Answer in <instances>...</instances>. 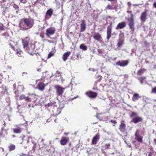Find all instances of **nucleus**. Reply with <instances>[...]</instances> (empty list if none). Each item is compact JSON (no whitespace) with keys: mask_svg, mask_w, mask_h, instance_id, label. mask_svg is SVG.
<instances>
[{"mask_svg":"<svg viewBox=\"0 0 156 156\" xmlns=\"http://www.w3.org/2000/svg\"><path fill=\"white\" fill-rule=\"evenodd\" d=\"M40 37L42 38H44V34H40Z\"/></svg>","mask_w":156,"mask_h":156,"instance_id":"obj_46","label":"nucleus"},{"mask_svg":"<svg viewBox=\"0 0 156 156\" xmlns=\"http://www.w3.org/2000/svg\"><path fill=\"white\" fill-rule=\"evenodd\" d=\"M23 44L24 48H27L28 45V42L25 40H23Z\"/></svg>","mask_w":156,"mask_h":156,"instance_id":"obj_24","label":"nucleus"},{"mask_svg":"<svg viewBox=\"0 0 156 156\" xmlns=\"http://www.w3.org/2000/svg\"><path fill=\"white\" fill-rule=\"evenodd\" d=\"M124 34L121 33L119 35V40L117 44L118 47H121L124 43Z\"/></svg>","mask_w":156,"mask_h":156,"instance_id":"obj_6","label":"nucleus"},{"mask_svg":"<svg viewBox=\"0 0 156 156\" xmlns=\"http://www.w3.org/2000/svg\"><path fill=\"white\" fill-rule=\"evenodd\" d=\"M91 70L93 71V72H94L95 71V70L94 69V68H93V69H91Z\"/></svg>","mask_w":156,"mask_h":156,"instance_id":"obj_53","label":"nucleus"},{"mask_svg":"<svg viewBox=\"0 0 156 156\" xmlns=\"http://www.w3.org/2000/svg\"><path fill=\"white\" fill-rule=\"evenodd\" d=\"M140 98L139 94L136 93L133 95L132 98V100L133 101H135L136 100H138Z\"/></svg>","mask_w":156,"mask_h":156,"instance_id":"obj_21","label":"nucleus"},{"mask_svg":"<svg viewBox=\"0 0 156 156\" xmlns=\"http://www.w3.org/2000/svg\"><path fill=\"white\" fill-rule=\"evenodd\" d=\"M145 78V77H140L138 78V80H140L141 84H143V80Z\"/></svg>","mask_w":156,"mask_h":156,"instance_id":"obj_31","label":"nucleus"},{"mask_svg":"<svg viewBox=\"0 0 156 156\" xmlns=\"http://www.w3.org/2000/svg\"><path fill=\"white\" fill-rule=\"evenodd\" d=\"M151 153L150 152L149 153V154H148V156H152L151 155Z\"/></svg>","mask_w":156,"mask_h":156,"instance_id":"obj_54","label":"nucleus"},{"mask_svg":"<svg viewBox=\"0 0 156 156\" xmlns=\"http://www.w3.org/2000/svg\"><path fill=\"white\" fill-rule=\"evenodd\" d=\"M52 106V104L51 103H48V107H50V106Z\"/></svg>","mask_w":156,"mask_h":156,"instance_id":"obj_49","label":"nucleus"},{"mask_svg":"<svg viewBox=\"0 0 156 156\" xmlns=\"http://www.w3.org/2000/svg\"><path fill=\"white\" fill-rule=\"evenodd\" d=\"M137 115V113L134 112H132L131 114L130 115V117L131 118L133 116H136Z\"/></svg>","mask_w":156,"mask_h":156,"instance_id":"obj_32","label":"nucleus"},{"mask_svg":"<svg viewBox=\"0 0 156 156\" xmlns=\"http://www.w3.org/2000/svg\"><path fill=\"white\" fill-rule=\"evenodd\" d=\"M154 143H155V144H156V139H155L154 140Z\"/></svg>","mask_w":156,"mask_h":156,"instance_id":"obj_57","label":"nucleus"},{"mask_svg":"<svg viewBox=\"0 0 156 156\" xmlns=\"http://www.w3.org/2000/svg\"><path fill=\"white\" fill-rule=\"evenodd\" d=\"M25 155L24 154H22V155H20V156H24V155Z\"/></svg>","mask_w":156,"mask_h":156,"instance_id":"obj_60","label":"nucleus"},{"mask_svg":"<svg viewBox=\"0 0 156 156\" xmlns=\"http://www.w3.org/2000/svg\"><path fill=\"white\" fill-rule=\"evenodd\" d=\"M80 49L84 51L86 50L87 48V46L83 44H81L80 45Z\"/></svg>","mask_w":156,"mask_h":156,"instance_id":"obj_26","label":"nucleus"},{"mask_svg":"<svg viewBox=\"0 0 156 156\" xmlns=\"http://www.w3.org/2000/svg\"><path fill=\"white\" fill-rule=\"evenodd\" d=\"M98 114V113H97V115L96 116V117L98 118V119H99L98 117V114Z\"/></svg>","mask_w":156,"mask_h":156,"instance_id":"obj_52","label":"nucleus"},{"mask_svg":"<svg viewBox=\"0 0 156 156\" xmlns=\"http://www.w3.org/2000/svg\"><path fill=\"white\" fill-rule=\"evenodd\" d=\"M45 88V85L44 83L40 82L38 84V88L41 91H43Z\"/></svg>","mask_w":156,"mask_h":156,"instance_id":"obj_19","label":"nucleus"},{"mask_svg":"<svg viewBox=\"0 0 156 156\" xmlns=\"http://www.w3.org/2000/svg\"><path fill=\"white\" fill-rule=\"evenodd\" d=\"M80 25L81 27L80 31L81 32H83L85 30V29L86 28V24L85 23V21L84 20L82 21Z\"/></svg>","mask_w":156,"mask_h":156,"instance_id":"obj_15","label":"nucleus"},{"mask_svg":"<svg viewBox=\"0 0 156 156\" xmlns=\"http://www.w3.org/2000/svg\"><path fill=\"white\" fill-rule=\"evenodd\" d=\"M37 71L38 72H41V69H37Z\"/></svg>","mask_w":156,"mask_h":156,"instance_id":"obj_51","label":"nucleus"},{"mask_svg":"<svg viewBox=\"0 0 156 156\" xmlns=\"http://www.w3.org/2000/svg\"><path fill=\"white\" fill-rule=\"evenodd\" d=\"M86 94L90 98H95L98 95L97 93L91 91L87 92Z\"/></svg>","mask_w":156,"mask_h":156,"instance_id":"obj_9","label":"nucleus"},{"mask_svg":"<svg viewBox=\"0 0 156 156\" xmlns=\"http://www.w3.org/2000/svg\"><path fill=\"white\" fill-rule=\"evenodd\" d=\"M153 5L154 7L156 8V2L154 3L153 4Z\"/></svg>","mask_w":156,"mask_h":156,"instance_id":"obj_50","label":"nucleus"},{"mask_svg":"<svg viewBox=\"0 0 156 156\" xmlns=\"http://www.w3.org/2000/svg\"><path fill=\"white\" fill-rule=\"evenodd\" d=\"M56 89L57 94L59 96L62 95L63 93L65 88L59 85H56L55 87Z\"/></svg>","mask_w":156,"mask_h":156,"instance_id":"obj_3","label":"nucleus"},{"mask_svg":"<svg viewBox=\"0 0 156 156\" xmlns=\"http://www.w3.org/2000/svg\"><path fill=\"white\" fill-rule=\"evenodd\" d=\"M16 53L19 56L22 57V56L23 53L21 51H20L19 50H17Z\"/></svg>","mask_w":156,"mask_h":156,"instance_id":"obj_30","label":"nucleus"},{"mask_svg":"<svg viewBox=\"0 0 156 156\" xmlns=\"http://www.w3.org/2000/svg\"><path fill=\"white\" fill-rule=\"evenodd\" d=\"M53 55L54 53H52L51 52H50L48 55V58H49L51 57L52 56H53Z\"/></svg>","mask_w":156,"mask_h":156,"instance_id":"obj_37","label":"nucleus"},{"mask_svg":"<svg viewBox=\"0 0 156 156\" xmlns=\"http://www.w3.org/2000/svg\"><path fill=\"white\" fill-rule=\"evenodd\" d=\"M27 74V73H23V74Z\"/></svg>","mask_w":156,"mask_h":156,"instance_id":"obj_62","label":"nucleus"},{"mask_svg":"<svg viewBox=\"0 0 156 156\" xmlns=\"http://www.w3.org/2000/svg\"><path fill=\"white\" fill-rule=\"evenodd\" d=\"M128 63V61L125 60L118 61L116 63V65L124 67L127 65Z\"/></svg>","mask_w":156,"mask_h":156,"instance_id":"obj_8","label":"nucleus"},{"mask_svg":"<svg viewBox=\"0 0 156 156\" xmlns=\"http://www.w3.org/2000/svg\"><path fill=\"white\" fill-rule=\"evenodd\" d=\"M21 88L23 89V85H21L20 86Z\"/></svg>","mask_w":156,"mask_h":156,"instance_id":"obj_59","label":"nucleus"},{"mask_svg":"<svg viewBox=\"0 0 156 156\" xmlns=\"http://www.w3.org/2000/svg\"><path fill=\"white\" fill-rule=\"evenodd\" d=\"M55 28L53 27H50L48 28L46 30L45 34L48 37L53 35L55 33Z\"/></svg>","mask_w":156,"mask_h":156,"instance_id":"obj_4","label":"nucleus"},{"mask_svg":"<svg viewBox=\"0 0 156 156\" xmlns=\"http://www.w3.org/2000/svg\"><path fill=\"white\" fill-rule=\"evenodd\" d=\"M144 44H145L147 46H149V44L147 41H145L144 42Z\"/></svg>","mask_w":156,"mask_h":156,"instance_id":"obj_45","label":"nucleus"},{"mask_svg":"<svg viewBox=\"0 0 156 156\" xmlns=\"http://www.w3.org/2000/svg\"><path fill=\"white\" fill-rule=\"evenodd\" d=\"M32 138L31 137H28V141L27 143H28L30 140H31Z\"/></svg>","mask_w":156,"mask_h":156,"instance_id":"obj_47","label":"nucleus"},{"mask_svg":"<svg viewBox=\"0 0 156 156\" xmlns=\"http://www.w3.org/2000/svg\"><path fill=\"white\" fill-rule=\"evenodd\" d=\"M110 147V144L109 143L106 144L105 145V147L106 148H109Z\"/></svg>","mask_w":156,"mask_h":156,"instance_id":"obj_41","label":"nucleus"},{"mask_svg":"<svg viewBox=\"0 0 156 156\" xmlns=\"http://www.w3.org/2000/svg\"><path fill=\"white\" fill-rule=\"evenodd\" d=\"M101 77H101V76H98V77H97V78H98V80L99 81H100L101 80Z\"/></svg>","mask_w":156,"mask_h":156,"instance_id":"obj_44","label":"nucleus"},{"mask_svg":"<svg viewBox=\"0 0 156 156\" xmlns=\"http://www.w3.org/2000/svg\"><path fill=\"white\" fill-rule=\"evenodd\" d=\"M16 128L13 129V132L15 133H20L21 132L23 129L16 125Z\"/></svg>","mask_w":156,"mask_h":156,"instance_id":"obj_14","label":"nucleus"},{"mask_svg":"<svg viewBox=\"0 0 156 156\" xmlns=\"http://www.w3.org/2000/svg\"><path fill=\"white\" fill-rule=\"evenodd\" d=\"M68 140V137H62L60 140V144L62 145H64L66 144Z\"/></svg>","mask_w":156,"mask_h":156,"instance_id":"obj_13","label":"nucleus"},{"mask_svg":"<svg viewBox=\"0 0 156 156\" xmlns=\"http://www.w3.org/2000/svg\"><path fill=\"white\" fill-rule=\"evenodd\" d=\"M13 87H14V88H15L16 87V84L15 83L13 84Z\"/></svg>","mask_w":156,"mask_h":156,"instance_id":"obj_56","label":"nucleus"},{"mask_svg":"<svg viewBox=\"0 0 156 156\" xmlns=\"http://www.w3.org/2000/svg\"><path fill=\"white\" fill-rule=\"evenodd\" d=\"M25 102H30L31 101L32 99L30 97V95H29L27 96H26L25 98L24 99Z\"/></svg>","mask_w":156,"mask_h":156,"instance_id":"obj_23","label":"nucleus"},{"mask_svg":"<svg viewBox=\"0 0 156 156\" xmlns=\"http://www.w3.org/2000/svg\"><path fill=\"white\" fill-rule=\"evenodd\" d=\"M136 139L140 143L142 142V137H141L140 135L136 137Z\"/></svg>","mask_w":156,"mask_h":156,"instance_id":"obj_27","label":"nucleus"},{"mask_svg":"<svg viewBox=\"0 0 156 156\" xmlns=\"http://www.w3.org/2000/svg\"><path fill=\"white\" fill-rule=\"evenodd\" d=\"M4 29L3 27V26L2 24H1L0 25V30H3Z\"/></svg>","mask_w":156,"mask_h":156,"instance_id":"obj_39","label":"nucleus"},{"mask_svg":"<svg viewBox=\"0 0 156 156\" xmlns=\"http://www.w3.org/2000/svg\"><path fill=\"white\" fill-rule=\"evenodd\" d=\"M126 125L124 123H122L119 126V129L122 132L124 131L125 130Z\"/></svg>","mask_w":156,"mask_h":156,"instance_id":"obj_22","label":"nucleus"},{"mask_svg":"<svg viewBox=\"0 0 156 156\" xmlns=\"http://www.w3.org/2000/svg\"><path fill=\"white\" fill-rule=\"evenodd\" d=\"M116 34L115 33H114L112 34V35H114V36H115V35H116Z\"/></svg>","mask_w":156,"mask_h":156,"instance_id":"obj_55","label":"nucleus"},{"mask_svg":"<svg viewBox=\"0 0 156 156\" xmlns=\"http://www.w3.org/2000/svg\"><path fill=\"white\" fill-rule=\"evenodd\" d=\"M20 1L22 3L24 4L26 3L27 2V1L26 0H20Z\"/></svg>","mask_w":156,"mask_h":156,"instance_id":"obj_42","label":"nucleus"},{"mask_svg":"<svg viewBox=\"0 0 156 156\" xmlns=\"http://www.w3.org/2000/svg\"><path fill=\"white\" fill-rule=\"evenodd\" d=\"M70 54V52L69 51L65 53L63 55L62 59L64 61H66L68 57Z\"/></svg>","mask_w":156,"mask_h":156,"instance_id":"obj_20","label":"nucleus"},{"mask_svg":"<svg viewBox=\"0 0 156 156\" xmlns=\"http://www.w3.org/2000/svg\"><path fill=\"white\" fill-rule=\"evenodd\" d=\"M52 10H47L46 15V18H47L48 16L51 17L52 14Z\"/></svg>","mask_w":156,"mask_h":156,"instance_id":"obj_25","label":"nucleus"},{"mask_svg":"<svg viewBox=\"0 0 156 156\" xmlns=\"http://www.w3.org/2000/svg\"><path fill=\"white\" fill-rule=\"evenodd\" d=\"M127 12L129 13L130 15V16H129L128 18V25L130 29L131 30V32H132V33H133L135 30L134 20L133 19V15L131 11H128Z\"/></svg>","mask_w":156,"mask_h":156,"instance_id":"obj_2","label":"nucleus"},{"mask_svg":"<svg viewBox=\"0 0 156 156\" xmlns=\"http://www.w3.org/2000/svg\"><path fill=\"white\" fill-rule=\"evenodd\" d=\"M144 72V70H143L140 69L138 71L137 73V74L139 75H140L143 73Z\"/></svg>","mask_w":156,"mask_h":156,"instance_id":"obj_33","label":"nucleus"},{"mask_svg":"<svg viewBox=\"0 0 156 156\" xmlns=\"http://www.w3.org/2000/svg\"><path fill=\"white\" fill-rule=\"evenodd\" d=\"M88 70H91V68H89V69H88Z\"/></svg>","mask_w":156,"mask_h":156,"instance_id":"obj_63","label":"nucleus"},{"mask_svg":"<svg viewBox=\"0 0 156 156\" xmlns=\"http://www.w3.org/2000/svg\"><path fill=\"white\" fill-rule=\"evenodd\" d=\"M106 9H112V6L111 5H109L107 6Z\"/></svg>","mask_w":156,"mask_h":156,"instance_id":"obj_40","label":"nucleus"},{"mask_svg":"<svg viewBox=\"0 0 156 156\" xmlns=\"http://www.w3.org/2000/svg\"><path fill=\"white\" fill-rule=\"evenodd\" d=\"M100 139V136L98 134H97L92 139V144L95 145L97 144Z\"/></svg>","mask_w":156,"mask_h":156,"instance_id":"obj_10","label":"nucleus"},{"mask_svg":"<svg viewBox=\"0 0 156 156\" xmlns=\"http://www.w3.org/2000/svg\"><path fill=\"white\" fill-rule=\"evenodd\" d=\"M111 122L112 123H117L115 121L113 120H111Z\"/></svg>","mask_w":156,"mask_h":156,"instance_id":"obj_48","label":"nucleus"},{"mask_svg":"<svg viewBox=\"0 0 156 156\" xmlns=\"http://www.w3.org/2000/svg\"><path fill=\"white\" fill-rule=\"evenodd\" d=\"M129 148H131V145H129Z\"/></svg>","mask_w":156,"mask_h":156,"instance_id":"obj_64","label":"nucleus"},{"mask_svg":"<svg viewBox=\"0 0 156 156\" xmlns=\"http://www.w3.org/2000/svg\"><path fill=\"white\" fill-rule=\"evenodd\" d=\"M126 23L125 22L119 23L117 25L116 29H122L126 27Z\"/></svg>","mask_w":156,"mask_h":156,"instance_id":"obj_12","label":"nucleus"},{"mask_svg":"<svg viewBox=\"0 0 156 156\" xmlns=\"http://www.w3.org/2000/svg\"><path fill=\"white\" fill-rule=\"evenodd\" d=\"M33 13H34V14H35V16H36V13H35V12H34V11H33Z\"/></svg>","mask_w":156,"mask_h":156,"instance_id":"obj_61","label":"nucleus"},{"mask_svg":"<svg viewBox=\"0 0 156 156\" xmlns=\"http://www.w3.org/2000/svg\"><path fill=\"white\" fill-rule=\"evenodd\" d=\"M93 37L94 39L98 41H99L101 38V35L98 33H95L94 34Z\"/></svg>","mask_w":156,"mask_h":156,"instance_id":"obj_17","label":"nucleus"},{"mask_svg":"<svg viewBox=\"0 0 156 156\" xmlns=\"http://www.w3.org/2000/svg\"><path fill=\"white\" fill-rule=\"evenodd\" d=\"M143 120V119L140 117H137L134 118L132 122L135 123H137L139 122H142Z\"/></svg>","mask_w":156,"mask_h":156,"instance_id":"obj_16","label":"nucleus"},{"mask_svg":"<svg viewBox=\"0 0 156 156\" xmlns=\"http://www.w3.org/2000/svg\"><path fill=\"white\" fill-rule=\"evenodd\" d=\"M8 43L12 48L13 50H15L14 46L17 45V42H14L11 40H10L8 41Z\"/></svg>","mask_w":156,"mask_h":156,"instance_id":"obj_18","label":"nucleus"},{"mask_svg":"<svg viewBox=\"0 0 156 156\" xmlns=\"http://www.w3.org/2000/svg\"><path fill=\"white\" fill-rule=\"evenodd\" d=\"M26 96L24 94H22L20 96L19 99L20 100L24 99Z\"/></svg>","mask_w":156,"mask_h":156,"instance_id":"obj_34","label":"nucleus"},{"mask_svg":"<svg viewBox=\"0 0 156 156\" xmlns=\"http://www.w3.org/2000/svg\"><path fill=\"white\" fill-rule=\"evenodd\" d=\"M35 48V45L33 44H30L28 46L27 51L28 53L30 55L35 54L34 51Z\"/></svg>","mask_w":156,"mask_h":156,"instance_id":"obj_5","label":"nucleus"},{"mask_svg":"<svg viewBox=\"0 0 156 156\" xmlns=\"http://www.w3.org/2000/svg\"><path fill=\"white\" fill-rule=\"evenodd\" d=\"M151 93H154L156 94V87H155L152 89Z\"/></svg>","mask_w":156,"mask_h":156,"instance_id":"obj_36","label":"nucleus"},{"mask_svg":"<svg viewBox=\"0 0 156 156\" xmlns=\"http://www.w3.org/2000/svg\"><path fill=\"white\" fill-rule=\"evenodd\" d=\"M139 133H140V131L139 130L137 129L136 130V132L135 134V136L136 137L137 136H138L140 135Z\"/></svg>","mask_w":156,"mask_h":156,"instance_id":"obj_35","label":"nucleus"},{"mask_svg":"<svg viewBox=\"0 0 156 156\" xmlns=\"http://www.w3.org/2000/svg\"><path fill=\"white\" fill-rule=\"evenodd\" d=\"M13 8L15 9H19V7L18 6L16 5V4H13Z\"/></svg>","mask_w":156,"mask_h":156,"instance_id":"obj_38","label":"nucleus"},{"mask_svg":"<svg viewBox=\"0 0 156 156\" xmlns=\"http://www.w3.org/2000/svg\"><path fill=\"white\" fill-rule=\"evenodd\" d=\"M9 151H12L15 149V146L14 145H10L9 147Z\"/></svg>","mask_w":156,"mask_h":156,"instance_id":"obj_29","label":"nucleus"},{"mask_svg":"<svg viewBox=\"0 0 156 156\" xmlns=\"http://www.w3.org/2000/svg\"><path fill=\"white\" fill-rule=\"evenodd\" d=\"M62 78V77L61 76L60 74L58 73V74L56 75L55 79L57 81L59 80H60Z\"/></svg>","mask_w":156,"mask_h":156,"instance_id":"obj_28","label":"nucleus"},{"mask_svg":"<svg viewBox=\"0 0 156 156\" xmlns=\"http://www.w3.org/2000/svg\"><path fill=\"white\" fill-rule=\"evenodd\" d=\"M147 13L146 11L144 12L141 14L140 20L142 22H144L147 19Z\"/></svg>","mask_w":156,"mask_h":156,"instance_id":"obj_11","label":"nucleus"},{"mask_svg":"<svg viewBox=\"0 0 156 156\" xmlns=\"http://www.w3.org/2000/svg\"><path fill=\"white\" fill-rule=\"evenodd\" d=\"M19 25L22 30H27L32 27L33 26V23L30 19L24 18L21 20Z\"/></svg>","mask_w":156,"mask_h":156,"instance_id":"obj_1","label":"nucleus"},{"mask_svg":"<svg viewBox=\"0 0 156 156\" xmlns=\"http://www.w3.org/2000/svg\"><path fill=\"white\" fill-rule=\"evenodd\" d=\"M143 101H144V102H145L146 103H147V102H146V100H145L144 99H143Z\"/></svg>","mask_w":156,"mask_h":156,"instance_id":"obj_58","label":"nucleus"},{"mask_svg":"<svg viewBox=\"0 0 156 156\" xmlns=\"http://www.w3.org/2000/svg\"><path fill=\"white\" fill-rule=\"evenodd\" d=\"M108 1L111 2H116L117 0H107Z\"/></svg>","mask_w":156,"mask_h":156,"instance_id":"obj_43","label":"nucleus"},{"mask_svg":"<svg viewBox=\"0 0 156 156\" xmlns=\"http://www.w3.org/2000/svg\"><path fill=\"white\" fill-rule=\"evenodd\" d=\"M112 29V24L111 23L107 27V38L108 40L111 36V30Z\"/></svg>","mask_w":156,"mask_h":156,"instance_id":"obj_7","label":"nucleus"}]
</instances>
